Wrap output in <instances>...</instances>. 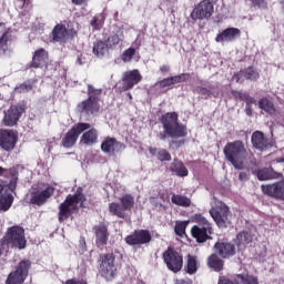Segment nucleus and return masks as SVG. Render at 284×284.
I'll list each match as a JSON object with an SVG mask.
<instances>
[{"label": "nucleus", "instance_id": "412c9836", "mask_svg": "<svg viewBox=\"0 0 284 284\" xmlns=\"http://www.w3.org/2000/svg\"><path fill=\"white\" fill-rule=\"evenodd\" d=\"M241 37V30L237 28H227L219 33L215 38L217 43H230L231 41H235Z\"/></svg>", "mask_w": 284, "mask_h": 284}, {"label": "nucleus", "instance_id": "2f4dec72", "mask_svg": "<svg viewBox=\"0 0 284 284\" xmlns=\"http://www.w3.org/2000/svg\"><path fill=\"white\" fill-rule=\"evenodd\" d=\"M170 170H171V172H174V174H176V176H187V174H189L187 168H185V165H183V162H181L179 160H174L171 163Z\"/></svg>", "mask_w": 284, "mask_h": 284}, {"label": "nucleus", "instance_id": "0e129e2a", "mask_svg": "<svg viewBox=\"0 0 284 284\" xmlns=\"http://www.w3.org/2000/svg\"><path fill=\"white\" fill-rule=\"evenodd\" d=\"M178 143V148H181V145H183V143H185V141H183V140H180L179 142H176Z\"/></svg>", "mask_w": 284, "mask_h": 284}, {"label": "nucleus", "instance_id": "a878e982", "mask_svg": "<svg viewBox=\"0 0 284 284\" xmlns=\"http://www.w3.org/2000/svg\"><path fill=\"white\" fill-rule=\"evenodd\" d=\"M190 79V74L182 73L180 75H174L171 78H165L158 82L155 85H159L160 88H168L170 85H174V83H182V81H187Z\"/></svg>", "mask_w": 284, "mask_h": 284}, {"label": "nucleus", "instance_id": "393cba45", "mask_svg": "<svg viewBox=\"0 0 284 284\" xmlns=\"http://www.w3.org/2000/svg\"><path fill=\"white\" fill-rule=\"evenodd\" d=\"M48 63V51L45 49H39L34 52L32 59V68H45Z\"/></svg>", "mask_w": 284, "mask_h": 284}, {"label": "nucleus", "instance_id": "a211bd4d", "mask_svg": "<svg viewBox=\"0 0 284 284\" xmlns=\"http://www.w3.org/2000/svg\"><path fill=\"white\" fill-rule=\"evenodd\" d=\"M263 194L284 201V180L275 184L262 185Z\"/></svg>", "mask_w": 284, "mask_h": 284}, {"label": "nucleus", "instance_id": "4c0bfd02", "mask_svg": "<svg viewBox=\"0 0 284 284\" xmlns=\"http://www.w3.org/2000/svg\"><path fill=\"white\" fill-rule=\"evenodd\" d=\"M120 203L124 212H130V210L134 207V196L124 194L122 197H120Z\"/></svg>", "mask_w": 284, "mask_h": 284}, {"label": "nucleus", "instance_id": "dca6fc26", "mask_svg": "<svg viewBox=\"0 0 284 284\" xmlns=\"http://www.w3.org/2000/svg\"><path fill=\"white\" fill-rule=\"evenodd\" d=\"M124 241L128 245H145L152 241V234L146 230H139L128 235Z\"/></svg>", "mask_w": 284, "mask_h": 284}, {"label": "nucleus", "instance_id": "4468645a", "mask_svg": "<svg viewBox=\"0 0 284 284\" xmlns=\"http://www.w3.org/2000/svg\"><path fill=\"white\" fill-rule=\"evenodd\" d=\"M85 130H90V123L75 124L62 140L63 148H73L74 143H77V139H79V135L83 134Z\"/></svg>", "mask_w": 284, "mask_h": 284}, {"label": "nucleus", "instance_id": "423d86ee", "mask_svg": "<svg viewBox=\"0 0 284 284\" xmlns=\"http://www.w3.org/2000/svg\"><path fill=\"white\" fill-rule=\"evenodd\" d=\"M2 243H7V245H11V247H16L17 250H26V230L21 226L9 227Z\"/></svg>", "mask_w": 284, "mask_h": 284}, {"label": "nucleus", "instance_id": "6ab92c4d", "mask_svg": "<svg viewBox=\"0 0 284 284\" xmlns=\"http://www.w3.org/2000/svg\"><path fill=\"white\" fill-rule=\"evenodd\" d=\"M101 150L105 154H114L115 152H123V150H125V145L118 142L114 138H106L101 144Z\"/></svg>", "mask_w": 284, "mask_h": 284}, {"label": "nucleus", "instance_id": "c9c22d12", "mask_svg": "<svg viewBox=\"0 0 284 284\" xmlns=\"http://www.w3.org/2000/svg\"><path fill=\"white\" fill-rule=\"evenodd\" d=\"M199 270V261L196 260V256L187 255V262L185 266L186 274H196Z\"/></svg>", "mask_w": 284, "mask_h": 284}, {"label": "nucleus", "instance_id": "f8f14e48", "mask_svg": "<svg viewBox=\"0 0 284 284\" xmlns=\"http://www.w3.org/2000/svg\"><path fill=\"white\" fill-rule=\"evenodd\" d=\"M214 14V4L210 0H202L191 12L193 21L210 19Z\"/></svg>", "mask_w": 284, "mask_h": 284}, {"label": "nucleus", "instance_id": "f257e3e1", "mask_svg": "<svg viewBox=\"0 0 284 284\" xmlns=\"http://www.w3.org/2000/svg\"><path fill=\"white\" fill-rule=\"evenodd\" d=\"M224 156L235 170H245L250 163H254V154L247 151L241 140L229 142L223 149Z\"/></svg>", "mask_w": 284, "mask_h": 284}, {"label": "nucleus", "instance_id": "39448f33", "mask_svg": "<svg viewBox=\"0 0 284 284\" xmlns=\"http://www.w3.org/2000/svg\"><path fill=\"white\" fill-rule=\"evenodd\" d=\"M101 95V89H94L92 85H88V99L78 104V110L81 114L92 116L99 112V97Z\"/></svg>", "mask_w": 284, "mask_h": 284}, {"label": "nucleus", "instance_id": "5701e85b", "mask_svg": "<svg viewBox=\"0 0 284 284\" xmlns=\"http://www.w3.org/2000/svg\"><path fill=\"white\" fill-rule=\"evenodd\" d=\"M214 247L222 258H230L236 254V247L232 243L217 242Z\"/></svg>", "mask_w": 284, "mask_h": 284}, {"label": "nucleus", "instance_id": "052dcab7", "mask_svg": "<svg viewBox=\"0 0 284 284\" xmlns=\"http://www.w3.org/2000/svg\"><path fill=\"white\" fill-rule=\"evenodd\" d=\"M160 139L161 141H165V139H168V133H165V129H164V133H160Z\"/></svg>", "mask_w": 284, "mask_h": 284}, {"label": "nucleus", "instance_id": "9b49d317", "mask_svg": "<svg viewBox=\"0 0 284 284\" xmlns=\"http://www.w3.org/2000/svg\"><path fill=\"white\" fill-rule=\"evenodd\" d=\"M100 274L106 281H112V278L116 276V265L114 264V254L109 253V254L102 255Z\"/></svg>", "mask_w": 284, "mask_h": 284}, {"label": "nucleus", "instance_id": "4be33fe9", "mask_svg": "<svg viewBox=\"0 0 284 284\" xmlns=\"http://www.w3.org/2000/svg\"><path fill=\"white\" fill-rule=\"evenodd\" d=\"M217 284H258V278L252 275H236L234 281L220 277Z\"/></svg>", "mask_w": 284, "mask_h": 284}, {"label": "nucleus", "instance_id": "aec40b11", "mask_svg": "<svg viewBox=\"0 0 284 284\" xmlns=\"http://www.w3.org/2000/svg\"><path fill=\"white\" fill-rule=\"evenodd\" d=\"M141 79L142 77L141 73H139V70L126 71L122 78L123 90H132Z\"/></svg>", "mask_w": 284, "mask_h": 284}, {"label": "nucleus", "instance_id": "a18cd8bd", "mask_svg": "<svg viewBox=\"0 0 284 284\" xmlns=\"http://www.w3.org/2000/svg\"><path fill=\"white\" fill-rule=\"evenodd\" d=\"M10 38V32H6L0 38V54H4L6 50H8V39Z\"/></svg>", "mask_w": 284, "mask_h": 284}, {"label": "nucleus", "instance_id": "ea45409f", "mask_svg": "<svg viewBox=\"0 0 284 284\" xmlns=\"http://www.w3.org/2000/svg\"><path fill=\"white\" fill-rule=\"evenodd\" d=\"M120 41H123V31H116V33L111 34L108 38L106 45L109 48H115Z\"/></svg>", "mask_w": 284, "mask_h": 284}, {"label": "nucleus", "instance_id": "69168bd1", "mask_svg": "<svg viewBox=\"0 0 284 284\" xmlns=\"http://www.w3.org/2000/svg\"><path fill=\"white\" fill-rule=\"evenodd\" d=\"M277 163H284V158L277 160Z\"/></svg>", "mask_w": 284, "mask_h": 284}, {"label": "nucleus", "instance_id": "864d4df0", "mask_svg": "<svg viewBox=\"0 0 284 284\" xmlns=\"http://www.w3.org/2000/svg\"><path fill=\"white\" fill-rule=\"evenodd\" d=\"M253 6H257V8H267V2L265 0H252Z\"/></svg>", "mask_w": 284, "mask_h": 284}, {"label": "nucleus", "instance_id": "2eb2a0df", "mask_svg": "<svg viewBox=\"0 0 284 284\" xmlns=\"http://www.w3.org/2000/svg\"><path fill=\"white\" fill-rule=\"evenodd\" d=\"M54 194V187L47 186L45 189H33L30 194V203L31 205H45L48 200Z\"/></svg>", "mask_w": 284, "mask_h": 284}, {"label": "nucleus", "instance_id": "ddd939ff", "mask_svg": "<svg viewBox=\"0 0 284 284\" xmlns=\"http://www.w3.org/2000/svg\"><path fill=\"white\" fill-rule=\"evenodd\" d=\"M19 141V134L14 130L1 129L0 130V148L6 152H12Z\"/></svg>", "mask_w": 284, "mask_h": 284}, {"label": "nucleus", "instance_id": "e433bc0d", "mask_svg": "<svg viewBox=\"0 0 284 284\" xmlns=\"http://www.w3.org/2000/svg\"><path fill=\"white\" fill-rule=\"evenodd\" d=\"M237 247H240V250H242V247H245L246 245H248V243L252 241V233L250 232H241L237 234Z\"/></svg>", "mask_w": 284, "mask_h": 284}, {"label": "nucleus", "instance_id": "5fc2aeb1", "mask_svg": "<svg viewBox=\"0 0 284 284\" xmlns=\"http://www.w3.org/2000/svg\"><path fill=\"white\" fill-rule=\"evenodd\" d=\"M64 284H88L85 281L68 280Z\"/></svg>", "mask_w": 284, "mask_h": 284}, {"label": "nucleus", "instance_id": "72a5a7b5", "mask_svg": "<svg viewBox=\"0 0 284 284\" xmlns=\"http://www.w3.org/2000/svg\"><path fill=\"white\" fill-rule=\"evenodd\" d=\"M171 203L179 205L180 207H190V205H192V201L187 196L179 194H173L171 196Z\"/></svg>", "mask_w": 284, "mask_h": 284}, {"label": "nucleus", "instance_id": "473e14b6", "mask_svg": "<svg viewBox=\"0 0 284 284\" xmlns=\"http://www.w3.org/2000/svg\"><path fill=\"white\" fill-rule=\"evenodd\" d=\"M207 265L211 270H214L215 272H221V270H223V260H221L219 255L212 254L207 258Z\"/></svg>", "mask_w": 284, "mask_h": 284}, {"label": "nucleus", "instance_id": "c03bdc74", "mask_svg": "<svg viewBox=\"0 0 284 284\" xmlns=\"http://www.w3.org/2000/svg\"><path fill=\"white\" fill-rule=\"evenodd\" d=\"M16 8L18 10H24V12H29L32 8V0H17Z\"/></svg>", "mask_w": 284, "mask_h": 284}, {"label": "nucleus", "instance_id": "de8ad7c7", "mask_svg": "<svg viewBox=\"0 0 284 284\" xmlns=\"http://www.w3.org/2000/svg\"><path fill=\"white\" fill-rule=\"evenodd\" d=\"M158 159L159 161H172V155L170 154V152H168V150L160 149L158 151Z\"/></svg>", "mask_w": 284, "mask_h": 284}, {"label": "nucleus", "instance_id": "f03ea898", "mask_svg": "<svg viewBox=\"0 0 284 284\" xmlns=\"http://www.w3.org/2000/svg\"><path fill=\"white\" fill-rule=\"evenodd\" d=\"M10 181L0 180V212H8L14 203L12 192L17 190L18 173L12 169L10 171Z\"/></svg>", "mask_w": 284, "mask_h": 284}, {"label": "nucleus", "instance_id": "79ce46f5", "mask_svg": "<svg viewBox=\"0 0 284 284\" xmlns=\"http://www.w3.org/2000/svg\"><path fill=\"white\" fill-rule=\"evenodd\" d=\"M103 23H105L104 13H100L91 19V26L94 30H101V28H103Z\"/></svg>", "mask_w": 284, "mask_h": 284}, {"label": "nucleus", "instance_id": "6e6552de", "mask_svg": "<svg viewBox=\"0 0 284 284\" xmlns=\"http://www.w3.org/2000/svg\"><path fill=\"white\" fill-rule=\"evenodd\" d=\"M210 214L219 227H227V225L232 223V213H230V207L224 203H220L216 207H212Z\"/></svg>", "mask_w": 284, "mask_h": 284}, {"label": "nucleus", "instance_id": "7ed1b4c3", "mask_svg": "<svg viewBox=\"0 0 284 284\" xmlns=\"http://www.w3.org/2000/svg\"><path fill=\"white\" fill-rule=\"evenodd\" d=\"M192 223H196L191 229V234L195 239L196 243H205L212 239L214 229H212V223H210L205 216L202 214H194L191 216Z\"/></svg>", "mask_w": 284, "mask_h": 284}, {"label": "nucleus", "instance_id": "4d7b16f0", "mask_svg": "<svg viewBox=\"0 0 284 284\" xmlns=\"http://www.w3.org/2000/svg\"><path fill=\"white\" fill-rule=\"evenodd\" d=\"M149 152H150V154H152L153 156H158V154H159V151H158L156 149H154V148H150V149H149Z\"/></svg>", "mask_w": 284, "mask_h": 284}, {"label": "nucleus", "instance_id": "bb28decb", "mask_svg": "<svg viewBox=\"0 0 284 284\" xmlns=\"http://www.w3.org/2000/svg\"><path fill=\"white\" fill-rule=\"evenodd\" d=\"M94 231L97 236V243L99 245H105L110 236V233H108V226H105V224H100L94 227Z\"/></svg>", "mask_w": 284, "mask_h": 284}, {"label": "nucleus", "instance_id": "9d476101", "mask_svg": "<svg viewBox=\"0 0 284 284\" xmlns=\"http://www.w3.org/2000/svg\"><path fill=\"white\" fill-rule=\"evenodd\" d=\"M164 263L166 264L168 270L171 272H181L183 268V256L173 248H168L163 253Z\"/></svg>", "mask_w": 284, "mask_h": 284}, {"label": "nucleus", "instance_id": "e2e57ef3", "mask_svg": "<svg viewBox=\"0 0 284 284\" xmlns=\"http://www.w3.org/2000/svg\"><path fill=\"white\" fill-rule=\"evenodd\" d=\"M77 63H79V65H83V60L81 58H78Z\"/></svg>", "mask_w": 284, "mask_h": 284}, {"label": "nucleus", "instance_id": "37998d69", "mask_svg": "<svg viewBox=\"0 0 284 284\" xmlns=\"http://www.w3.org/2000/svg\"><path fill=\"white\" fill-rule=\"evenodd\" d=\"M189 224L190 222L187 221L176 222L174 227L175 234H178V236H185V230Z\"/></svg>", "mask_w": 284, "mask_h": 284}, {"label": "nucleus", "instance_id": "c85d7f7f", "mask_svg": "<svg viewBox=\"0 0 284 284\" xmlns=\"http://www.w3.org/2000/svg\"><path fill=\"white\" fill-rule=\"evenodd\" d=\"M241 77H244V79H247L250 81H256L260 74H258V71H256V69L247 68L246 70L241 71L240 73L233 75V81H236L239 83V81H241Z\"/></svg>", "mask_w": 284, "mask_h": 284}, {"label": "nucleus", "instance_id": "f3484780", "mask_svg": "<svg viewBox=\"0 0 284 284\" xmlns=\"http://www.w3.org/2000/svg\"><path fill=\"white\" fill-rule=\"evenodd\" d=\"M23 114V106L12 105L8 111L4 112L3 123L7 128L17 125L19 119Z\"/></svg>", "mask_w": 284, "mask_h": 284}, {"label": "nucleus", "instance_id": "6e6d98bb", "mask_svg": "<svg viewBox=\"0 0 284 284\" xmlns=\"http://www.w3.org/2000/svg\"><path fill=\"white\" fill-rule=\"evenodd\" d=\"M153 204H154L155 209L159 210L160 212L162 210H165V206H163V204H161V203H159V202H156L154 200H153Z\"/></svg>", "mask_w": 284, "mask_h": 284}, {"label": "nucleus", "instance_id": "680f3d73", "mask_svg": "<svg viewBox=\"0 0 284 284\" xmlns=\"http://www.w3.org/2000/svg\"><path fill=\"white\" fill-rule=\"evenodd\" d=\"M176 284H192L190 280H181Z\"/></svg>", "mask_w": 284, "mask_h": 284}, {"label": "nucleus", "instance_id": "1a4fd4ad", "mask_svg": "<svg viewBox=\"0 0 284 284\" xmlns=\"http://www.w3.org/2000/svg\"><path fill=\"white\" fill-rule=\"evenodd\" d=\"M30 261H21L16 270L11 272L6 281V284H23L26 278H28V272L30 270Z\"/></svg>", "mask_w": 284, "mask_h": 284}, {"label": "nucleus", "instance_id": "b1692460", "mask_svg": "<svg viewBox=\"0 0 284 284\" xmlns=\"http://www.w3.org/2000/svg\"><path fill=\"white\" fill-rule=\"evenodd\" d=\"M252 144L253 148H256V150H261V152H263V150H267V148L270 146V142H267V139H265V135H263V132L261 131H256L252 134Z\"/></svg>", "mask_w": 284, "mask_h": 284}, {"label": "nucleus", "instance_id": "bf43d9fd", "mask_svg": "<svg viewBox=\"0 0 284 284\" xmlns=\"http://www.w3.org/2000/svg\"><path fill=\"white\" fill-rule=\"evenodd\" d=\"M160 70H161V72H170V67H168V65H162V67L160 68Z\"/></svg>", "mask_w": 284, "mask_h": 284}, {"label": "nucleus", "instance_id": "13d9d810", "mask_svg": "<svg viewBox=\"0 0 284 284\" xmlns=\"http://www.w3.org/2000/svg\"><path fill=\"white\" fill-rule=\"evenodd\" d=\"M72 3H74V6H81L85 3V0H72Z\"/></svg>", "mask_w": 284, "mask_h": 284}, {"label": "nucleus", "instance_id": "338daca9", "mask_svg": "<svg viewBox=\"0 0 284 284\" xmlns=\"http://www.w3.org/2000/svg\"><path fill=\"white\" fill-rule=\"evenodd\" d=\"M245 176L244 173H240V179L243 180V178Z\"/></svg>", "mask_w": 284, "mask_h": 284}, {"label": "nucleus", "instance_id": "f704fd0d", "mask_svg": "<svg viewBox=\"0 0 284 284\" xmlns=\"http://www.w3.org/2000/svg\"><path fill=\"white\" fill-rule=\"evenodd\" d=\"M258 181H270L272 179H276V172L272 168H265L257 171Z\"/></svg>", "mask_w": 284, "mask_h": 284}, {"label": "nucleus", "instance_id": "09e8293b", "mask_svg": "<svg viewBox=\"0 0 284 284\" xmlns=\"http://www.w3.org/2000/svg\"><path fill=\"white\" fill-rule=\"evenodd\" d=\"M11 170H14L19 174V171H17L14 168H11L8 170V169H3L0 166V176H6L7 180H4V181H7L8 183H10V179H11L10 171Z\"/></svg>", "mask_w": 284, "mask_h": 284}, {"label": "nucleus", "instance_id": "3c124183", "mask_svg": "<svg viewBox=\"0 0 284 284\" xmlns=\"http://www.w3.org/2000/svg\"><path fill=\"white\" fill-rule=\"evenodd\" d=\"M30 90H32V85L30 84H21L20 87L16 88V92H30Z\"/></svg>", "mask_w": 284, "mask_h": 284}, {"label": "nucleus", "instance_id": "774afa93", "mask_svg": "<svg viewBox=\"0 0 284 284\" xmlns=\"http://www.w3.org/2000/svg\"><path fill=\"white\" fill-rule=\"evenodd\" d=\"M136 284H145V283H143L142 281H139Z\"/></svg>", "mask_w": 284, "mask_h": 284}, {"label": "nucleus", "instance_id": "c756f323", "mask_svg": "<svg viewBox=\"0 0 284 284\" xmlns=\"http://www.w3.org/2000/svg\"><path fill=\"white\" fill-rule=\"evenodd\" d=\"M258 108L260 110H263L264 112H266V114H270L271 116H274V114H276V108H274V102H272L267 98H262L258 101Z\"/></svg>", "mask_w": 284, "mask_h": 284}, {"label": "nucleus", "instance_id": "0eeeda50", "mask_svg": "<svg viewBox=\"0 0 284 284\" xmlns=\"http://www.w3.org/2000/svg\"><path fill=\"white\" fill-rule=\"evenodd\" d=\"M85 197L81 193L69 195L67 200L60 204L59 221H65L74 210H78L83 205Z\"/></svg>", "mask_w": 284, "mask_h": 284}, {"label": "nucleus", "instance_id": "58836bf2", "mask_svg": "<svg viewBox=\"0 0 284 284\" xmlns=\"http://www.w3.org/2000/svg\"><path fill=\"white\" fill-rule=\"evenodd\" d=\"M109 212L114 216H118V219H125V211L123 206L119 203H114V202L110 203Z\"/></svg>", "mask_w": 284, "mask_h": 284}, {"label": "nucleus", "instance_id": "603ef678", "mask_svg": "<svg viewBox=\"0 0 284 284\" xmlns=\"http://www.w3.org/2000/svg\"><path fill=\"white\" fill-rule=\"evenodd\" d=\"M251 103H254L253 98L248 99V102L245 108V112H246L247 116H252V104Z\"/></svg>", "mask_w": 284, "mask_h": 284}, {"label": "nucleus", "instance_id": "20e7f679", "mask_svg": "<svg viewBox=\"0 0 284 284\" xmlns=\"http://www.w3.org/2000/svg\"><path fill=\"white\" fill-rule=\"evenodd\" d=\"M162 124L165 134H168L170 139H183V136H187V128L179 123V115H176V113H166L163 115Z\"/></svg>", "mask_w": 284, "mask_h": 284}, {"label": "nucleus", "instance_id": "8fccbe9b", "mask_svg": "<svg viewBox=\"0 0 284 284\" xmlns=\"http://www.w3.org/2000/svg\"><path fill=\"white\" fill-rule=\"evenodd\" d=\"M197 93L201 94L202 97H204V99H207L209 97L212 95V92L209 90V89H205V88H202V87H199L196 89Z\"/></svg>", "mask_w": 284, "mask_h": 284}, {"label": "nucleus", "instance_id": "49530a36", "mask_svg": "<svg viewBox=\"0 0 284 284\" xmlns=\"http://www.w3.org/2000/svg\"><path fill=\"white\" fill-rule=\"evenodd\" d=\"M134 54H136V50L133 48H129L126 49L123 53H122V61H124V63H129V61H132V57H134Z\"/></svg>", "mask_w": 284, "mask_h": 284}, {"label": "nucleus", "instance_id": "7c9ffc66", "mask_svg": "<svg viewBox=\"0 0 284 284\" xmlns=\"http://www.w3.org/2000/svg\"><path fill=\"white\" fill-rule=\"evenodd\" d=\"M98 136H99V134H98L97 130L91 129L82 134L80 141L84 145H94V143H97Z\"/></svg>", "mask_w": 284, "mask_h": 284}, {"label": "nucleus", "instance_id": "a19ab883", "mask_svg": "<svg viewBox=\"0 0 284 284\" xmlns=\"http://www.w3.org/2000/svg\"><path fill=\"white\" fill-rule=\"evenodd\" d=\"M108 48H110V47L108 44H105V42L98 41L93 45V54H95L97 57H103L105 54V52H108Z\"/></svg>", "mask_w": 284, "mask_h": 284}, {"label": "nucleus", "instance_id": "cd10ccee", "mask_svg": "<svg viewBox=\"0 0 284 284\" xmlns=\"http://www.w3.org/2000/svg\"><path fill=\"white\" fill-rule=\"evenodd\" d=\"M52 39L57 43H63L68 39V29L63 24H57L52 31Z\"/></svg>", "mask_w": 284, "mask_h": 284}]
</instances>
